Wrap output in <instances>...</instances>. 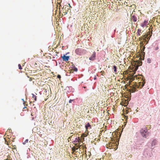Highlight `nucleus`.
Returning <instances> with one entry per match:
<instances>
[{
	"label": "nucleus",
	"mask_w": 160,
	"mask_h": 160,
	"mask_svg": "<svg viewBox=\"0 0 160 160\" xmlns=\"http://www.w3.org/2000/svg\"><path fill=\"white\" fill-rule=\"evenodd\" d=\"M143 37L145 39H146V38H148V35L147 34H145L143 36Z\"/></svg>",
	"instance_id": "17"
},
{
	"label": "nucleus",
	"mask_w": 160,
	"mask_h": 160,
	"mask_svg": "<svg viewBox=\"0 0 160 160\" xmlns=\"http://www.w3.org/2000/svg\"><path fill=\"white\" fill-rule=\"evenodd\" d=\"M150 28H149V32H147V35H149V37H148V38H147V39H149L151 36H152V31H150Z\"/></svg>",
	"instance_id": "9"
},
{
	"label": "nucleus",
	"mask_w": 160,
	"mask_h": 160,
	"mask_svg": "<svg viewBox=\"0 0 160 160\" xmlns=\"http://www.w3.org/2000/svg\"><path fill=\"white\" fill-rule=\"evenodd\" d=\"M158 48H158V47H156V48H155V50H158Z\"/></svg>",
	"instance_id": "27"
},
{
	"label": "nucleus",
	"mask_w": 160,
	"mask_h": 160,
	"mask_svg": "<svg viewBox=\"0 0 160 160\" xmlns=\"http://www.w3.org/2000/svg\"><path fill=\"white\" fill-rule=\"evenodd\" d=\"M32 78H30L29 79V81H31L32 80Z\"/></svg>",
	"instance_id": "26"
},
{
	"label": "nucleus",
	"mask_w": 160,
	"mask_h": 160,
	"mask_svg": "<svg viewBox=\"0 0 160 160\" xmlns=\"http://www.w3.org/2000/svg\"><path fill=\"white\" fill-rule=\"evenodd\" d=\"M151 62V60L150 58H148V62L150 63Z\"/></svg>",
	"instance_id": "21"
},
{
	"label": "nucleus",
	"mask_w": 160,
	"mask_h": 160,
	"mask_svg": "<svg viewBox=\"0 0 160 160\" xmlns=\"http://www.w3.org/2000/svg\"><path fill=\"white\" fill-rule=\"evenodd\" d=\"M32 98H34V100L35 101H36L37 99V97L33 94H32Z\"/></svg>",
	"instance_id": "14"
},
{
	"label": "nucleus",
	"mask_w": 160,
	"mask_h": 160,
	"mask_svg": "<svg viewBox=\"0 0 160 160\" xmlns=\"http://www.w3.org/2000/svg\"><path fill=\"white\" fill-rule=\"evenodd\" d=\"M148 25V21L145 20L141 24V26L142 27H145Z\"/></svg>",
	"instance_id": "6"
},
{
	"label": "nucleus",
	"mask_w": 160,
	"mask_h": 160,
	"mask_svg": "<svg viewBox=\"0 0 160 160\" xmlns=\"http://www.w3.org/2000/svg\"><path fill=\"white\" fill-rule=\"evenodd\" d=\"M69 10L70 11V8H68V7L67 6V7H65L64 10H63V13L64 15H65L67 13V12L69 11Z\"/></svg>",
	"instance_id": "5"
},
{
	"label": "nucleus",
	"mask_w": 160,
	"mask_h": 160,
	"mask_svg": "<svg viewBox=\"0 0 160 160\" xmlns=\"http://www.w3.org/2000/svg\"><path fill=\"white\" fill-rule=\"evenodd\" d=\"M85 128L86 129V130H87L88 131V129L91 128V126L90 125L89 123H86L85 125Z\"/></svg>",
	"instance_id": "10"
},
{
	"label": "nucleus",
	"mask_w": 160,
	"mask_h": 160,
	"mask_svg": "<svg viewBox=\"0 0 160 160\" xmlns=\"http://www.w3.org/2000/svg\"><path fill=\"white\" fill-rule=\"evenodd\" d=\"M28 139H26V140H25V141L24 142H23L22 143H23V144H26V143H27V142H28Z\"/></svg>",
	"instance_id": "15"
},
{
	"label": "nucleus",
	"mask_w": 160,
	"mask_h": 160,
	"mask_svg": "<svg viewBox=\"0 0 160 160\" xmlns=\"http://www.w3.org/2000/svg\"><path fill=\"white\" fill-rule=\"evenodd\" d=\"M96 58V53L94 52L92 54L91 56L89 57V59L90 60L93 61Z\"/></svg>",
	"instance_id": "4"
},
{
	"label": "nucleus",
	"mask_w": 160,
	"mask_h": 160,
	"mask_svg": "<svg viewBox=\"0 0 160 160\" xmlns=\"http://www.w3.org/2000/svg\"><path fill=\"white\" fill-rule=\"evenodd\" d=\"M78 146H77L76 147H74V149L75 150H76V149L77 150V149H78ZM74 151H75V150Z\"/></svg>",
	"instance_id": "22"
},
{
	"label": "nucleus",
	"mask_w": 160,
	"mask_h": 160,
	"mask_svg": "<svg viewBox=\"0 0 160 160\" xmlns=\"http://www.w3.org/2000/svg\"><path fill=\"white\" fill-rule=\"evenodd\" d=\"M156 141L155 140H153L152 142V145L153 144L155 145V143Z\"/></svg>",
	"instance_id": "23"
},
{
	"label": "nucleus",
	"mask_w": 160,
	"mask_h": 160,
	"mask_svg": "<svg viewBox=\"0 0 160 160\" xmlns=\"http://www.w3.org/2000/svg\"><path fill=\"white\" fill-rule=\"evenodd\" d=\"M136 87H137V86H136V85H135V84H134L133 85V87L132 88L131 90H132V92H134L136 91L137 89Z\"/></svg>",
	"instance_id": "11"
},
{
	"label": "nucleus",
	"mask_w": 160,
	"mask_h": 160,
	"mask_svg": "<svg viewBox=\"0 0 160 160\" xmlns=\"http://www.w3.org/2000/svg\"><path fill=\"white\" fill-rule=\"evenodd\" d=\"M73 101V100L70 99L69 101V103H71Z\"/></svg>",
	"instance_id": "24"
},
{
	"label": "nucleus",
	"mask_w": 160,
	"mask_h": 160,
	"mask_svg": "<svg viewBox=\"0 0 160 160\" xmlns=\"http://www.w3.org/2000/svg\"><path fill=\"white\" fill-rule=\"evenodd\" d=\"M108 147H110V144H109L108 145H107V147L108 148Z\"/></svg>",
	"instance_id": "30"
},
{
	"label": "nucleus",
	"mask_w": 160,
	"mask_h": 160,
	"mask_svg": "<svg viewBox=\"0 0 160 160\" xmlns=\"http://www.w3.org/2000/svg\"><path fill=\"white\" fill-rule=\"evenodd\" d=\"M61 58H62L63 61H68L69 58V56H66L65 55L62 57Z\"/></svg>",
	"instance_id": "8"
},
{
	"label": "nucleus",
	"mask_w": 160,
	"mask_h": 160,
	"mask_svg": "<svg viewBox=\"0 0 160 160\" xmlns=\"http://www.w3.org/2000/svg\"><path fill=\"white\" fill-rule=\"evenodd\" d=\"M113 69L114 70V72L116 74L117 73V68L116 66H113Z\"/></svg>",
	"instance_id": "12"
},
{
	"label": "nucleus",
	"mask_w": 160,
	"mask_h": 160,
	"mask_svg": "<svg viewBox=\"0 0 160 160\" xmlns=\"http://www.w3.org/2000/svg\"><path fill=\"white\" fill-rule=\"evenodd\" d=\"M145 82H139L138 85H136V86H137V88H139V87L140 88H142L144 85Z\"/></svg>",
	"instance_id": "7"
},
{
	"label": "nucleus",
	"mask_w": 160,
	"mask_h": 160,
	"mask_svg": "<svg viewBox=\"0 0 160 160\" xmlns=\"http://www.w3.org/2000/svg\"><path fill=\"white\" fill-rule=\"evenodd\" d=\"M12 149H16V145H13L12 144Z\"/></svg>",
	"instance_id": "16"
},
{
	"label": "nucleus",
	"mask_w": 160,
	"mask_h": 160,
	"mask_svg": "<svg viewBox=\"0 0 160 160\" xmlns=\"http://www.w3.org/2000/svg\"><path fill=\"white\" fill-rule=\"evenodd\" d=\"M75 52L77 54L81 55L83 53V50L81 48H78L76 49Z\"/></svg>",
	"instance_id": "2"
},
{
	"label": "nucleus",
	"mask_w": 160,
	"mask_h": 160,
	"mask_svg": "<svg viewBox=\"0 0 160 160\" xmlns=\"http://www.w3.org/2000/svg\"><path fill=\"white\" fill-rule=\"evenodd\" d=\"M141 30H138V35H139V36L140 35V33L141 32Z\"/></svg>",
	"instance_id": "19"
},
{
	"label": "nucleus",
	"mask_w": 160,
	"mask_h": 160,
	"mask_svg": "<svg viewBox=\"0 0 160 160\" xmlns=\"http://www.w3.org/2000/svg\"><path fill=\"white\" fill-rule=\"evenodd\" d=\"M101 72L102 73V75H103V74L104 73V71H101Z\"/></svg>",
	"instance_id": "28"
},
{
	"label": "nucleus",
	"mask_w": 160,
	"mask_h": 160,
	"mask_svg": "<svg viewBox=\"0 0 160 160\" xmlns=\"http://www.w3.org/2000/svg\"><path fill=\"white\" fill-rule=\"evenodd\" d=\"M151 128V126H150V127H149V128Z\"/></svg>",
	"instance_id": "33"
},
{
	"label": "nucleus",
	"mask_w": 160,
	"mask_h": 160,
	"mask_svg": "<svg viewBox=\"0 0 160 160\" xmlns=\"http://www.w3.org/2000/svg\"><path fill=\"white\" fill-rule=\"evenodd\" d=\"M57 77L58 78H61V76L60 75H58Z\"/></svg>",
	"instance_id": "25"
},
{
	"label": "nucleus",
	"mask_w": 160,
	"mask_h": 160,
	"mask_svg": "<svg viewBox=\"0 0 160 160\" xmlns=\"http://www.w3.org/2000/svg\"><path fill=\"white\" fill-rule=\"evenodd\" d=\"M18 66L19 69H22V68L21 66V65L20 64H18Z\"/></svg>",
	"instance_id": "20"
},
{
	"label": "nucleus",
	"mask_w": 160,
	"mask_h": 160,
	"mask_svg": "<svg viewBox=\"0 0 160 160\" xmlns=\"http://www.w3.org/2000/svg\"><path fill=\"white\" fill-rule=\"evenodd\" d=\"M147 128L145 127L143 129H142L140 130V132L143 137L146 138L147 136V135L148 134V132L147 130Z\"/></svg>",
	"instance_id": "1"
},
{
	"label": "nucleus",
	"mask_w": 160,
	"mask_h": 160,
	"mask_svg": "<svg viewBox=\"0 0 160 160\" xmlns=\"http://www.w3.org/2000/svg\"><path fill=\"white\" fill-rule=\"evenodd\" d=\"M142 64V62H140V63H139V65L140 66Z\"/></svg>",
	"instance_id": "29"
},
{
	"label": "nucleus",
	"mask_w": 160,
	"mask_h": 160,
	"mask_svg": "<svg viewBox=\"0 0 160 160\" xmlns=\"http://www.w3.org/2000/svg\"><path fill=\"white\" fill-rule=\"evenodd\" d=\"M73 69L74 71L77 72L78 71V69L76 67H74Z\"/></svg>",
	"instance_id": "18"
},
{
	"label": "nucleus",
	"mask_w": 160,
	"mask_h": 160,
	"mask_svg": "<svg viewBox=\"0 0 160 160\" xmlns=\"http://www.w3.org/2000/svg\"><path fill=\"white\" fill-rule=\"evenodd\" d=\"M4 160H8V159H6Z\"/></svg>",
	"instance_id": "34"
},
{
	"label": "nucleus",
	"mask_w": 160,
	"mask_h": 160,
	"mask_svg": "<svg viewBox=\"0 0 160 160\" xmlns=\"http://www.w3.org/2000/svg\"><path fill=\"white\" fill-rule=\"evenodd\" d=\"M69 6H70V8H71V7L70 6V4L69 3H68Z\"/></svg>",
	"instance_id": "32"
},
{
	"label": "nucleus",
	"mask_w": 160,
	"mask_h": 160,
	"mask_svg": "<svg viewBox=\"0 0 160 160\" xmlns=\"http://www.w3.org/2000/svg\"><path fill=\"white\" fill-rule=\"evenodd\" d=\"M137 14H134L131 16V19L132 21L133 22H136L137 20Z\"/></svg>",
	"instance_id": "3"
},
{
	"label": "nucleus",
	"mask_w": 160,
	"mask_h": 160,
	"mask_svg": "<svg viewBox=\"0 0 160 160\" xmlns=\"http://www.w3.org/2000/svg\"><path fill=\"white\" fill-rule=\"evenodd\" d=\"M81 142V140L79 138V137H78V138H76L75 140L74 141L75 142Z\"/></svg>",
	"instance_id": "13"
},
{
	"label": "nucleus",
	"mask_w": 160,
	"mask_h": 160,
	"mask_svg": "<svg viewBox=\"0 0 160 160\" xmlns=\"http://www.w3.org/2000/svg\"><path fill=\"white\" fill-rule=\"evenodd\" d=\"M7 145H9V142H7Z\"/></svg>",
	"instance_id": "31"
}]
</instances>
